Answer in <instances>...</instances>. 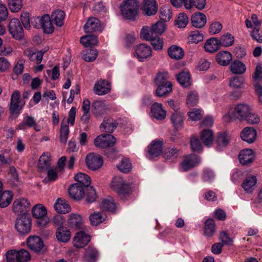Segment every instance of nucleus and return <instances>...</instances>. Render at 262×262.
Here are the masks:
<instances>
[{
    "mask_svg": "<svg viewBox=\"0 0 262 262\" xmlns=\"http://www.w3.org/2000/svg\"><path fill=\"white\" fill-rule=\"evenodd\" d=\"M32 214L33 217L37 219V225L39 228L46 227L49 222L47 216V210L45 206L41 204H37L32 209Z\"/></svg>",
    "mask_w": 262,
    "mask_h": 262,
    "instance_id": "f257e3e1",
    "label": "nucleus"
},
{
    "mask_svg": "<svg viewBox=\"0 0 262 262\" xmlns=\"http://www.w3.org/2000/svg\"><path fill=\"white\" fill-rule=\"evenodd\" d=\"M6 256L7 262H28L31 259L30 254L24 249L9 251Z\"/></svg>",
    "mask_w": 262,
    "mask_h": 262,
    "instance_id": "f03ea898",
    "label": "nucleus"
},
{
    "mask_svg": "<svg viewBox=\"0 0 262 262\" xmlns=\"http://www.w3.org/2000/svg\"><path fill=\"white\" fill-rule=\"evenodd\" d=\"M111 187L116 191L120 198L125 200L132 191V189L128 184L124 183L120 178H114L112 180Z\"/></svg>",
    "mask_w": 262,
    "mask_h": 262,
    "instance_id": "7ed1b4c3",
    "label": "nucleus"
},
{
    "mask_svg": "<svg viewBox=\"0 0 262 262\" xmlns=\"http://www.w3.org/2000/svg\"><path fill=\"white\" fill-rule=\"evenodd\" d=\"M31 225V219L29 215H24L16 219L15 227L19 233L25 234L30 231Z\"/></svg>",
    "mask_w": 262,
    "mask_h": 262,
    "instance_id": "20e7f679",
    "label": "nucleus"
},
{
    "mask_svg": "<svg viewBox=\"0 0 262 262\" xmlns=\"http://www.w3.org/2000/svg\"><path fill=\"white\" fill-rule=\"evenodd\" d=\"M8 29L10 33L14 39L20 40L23 38L24 29L18 18H13L11 19L8 25Z\"/></svg>",
    "mask_w": 262,
    "mask_h": 262,
    "instance_id": "39448f33",
    "label": "nucleus"
},
{
    "mask_svg": "<svg viewBox=\"0 0 262 262\" xmlns=\"http://www.w3.org/2000/svg\"><path fill=\"white\" fill-rule=\"evenodd\" d=\"M28 247L33 252L38 254L44 253V244L41 238L37 236H30L27 239Z\"/></svg>",
    "mask_w": 262,
    "mask_h": 262,
    "instance_id": "423d86ee",
    "label": "nucleus"
},
{
    "mask_svg": "<svg viewBox=\"0 0 262 262\" xmlns=\"http://www.w3.org/2000/svg\"><path fill=\"white\" fill-rule=\"evenodd\" d=\"M30 204L28 200L21 198L15 200L12 205V210L17 215H28Z\"/></svg>",
    "mask_w": 262,
    "mask_h": 262,
    "instance_id": "0eeeda50",
    "label": "nucleus"
},
{
    "mask_svg": "<svg viewBox=\"0 0 262 262\" xmlns=\"http://www.w3.org/2000/svg\"><path fill=\"white\" fill-rule=\"evenodd\" d=\"M115 143V138L110 134H102L97 137L94 140L95 145L100 148L112 147Z\"/></svg>",
    "mask_w": 262,
    "mask_h": 262,
    "instance_id": "6e6552de",
    "label": "nucleus"
},
{
    "mask_svg": "<svg viewBox=\"0 0 262 262\" xmlns=\"http://www.w3.org/2000/svg\"><path fill=\"white\" fill-rule=\"evenodd\" d=\"M134 55L140 61H144L151 56L152 50L146 44L140 43L136 46Z\"/></svg>",
    "mask_w": 262,
    "mask_h": 262,
    "instance_id": "1a4fd4ad",
    "label": "nucleus"
},
{
    "mask_svg": "<svg viewBox=\"0 0 262 262\" xmlns=\"http://www.w3.org/2000/svg\"><path fill=\"white\" fill-rule=\"evenodd\" d=\"M85 163L87 167L90 169L96 170L102 166L103 160L100 155L94 153H90L85 158Z\"/></svg>",
    "mask_w": 262,
    "mask_h": 262,
    "instance_id": "9d476101",
    "label": "nucleus"
},
{
    "mask_svg": "<svg viewBox=\"0 0 262 262\" xmlns=\"http://www.w3.org/2000/svg\"><path fill=\"white\" fill-rule=\"evenodd\" d=\"M251 111L250 107L244 103L237 104L234 108L232 117L236 120L242 121Z\"/></svg>",
    "mask_w": 262,
    "mask_h": 262,
    "instance_id": "9b49d317",
    "label": "nucleus"
},
{
    "mask_svg": "<svg viewBox=\"0 0 262 262\" xmlns=\"http://www.w3.org/2000/svg\"><path fill=\"white\" fill-rule=\"evenodd\" d=\"M20 93L15 91L12 94L10 100V112L12 116L14 117H17L20 114V111L22 109V106L19 105L20 102Z\"/></svg>",
    "mask_w": 262,
    "mask_h": 262,
    "instance_id": "f8f14e48",
    "label": "nucleus"
},
{
    "mask_svg": "<svg viewBox=\"0 0 262 262\" xmlns=\"http://www.w3.org/2000/svg\"><path fill=\"white\" fill-rule=\"evenodd\" d=\"M91 241V236L83 231L78 232L73 238V246L76 248L85 247Z\"/></svg>",
    "mask_w": 262,
    "mask_h": 262,
    "instance_id": "ddd939ff",
    "label": "nucleus"
},
{
    "mask_svg": "<svg viewBox=\"0 0 262 262\" xmlns=\"http://www.w3.org/2000/svg\"><path fill=\"white\" fill-rule=\"evenodd\" d=\"M111 89V83L105 79L97 81L94 85V91L98 95H103L108 93Z\"/></svg>",
    "mask_w": 262,
    "mask_h": 262,
    "instance_id": "4468645a",
    "label": "nucleus"
},
{
    "mask_svg": "<svg viewBox=\"0 0 262 262\" xmlns=\"http://www.w3.org/2000/svg\"><path fill=\"white\" fill-rule=\"evenodd\" d=\"M238 157L240 163L246 165L253 163L255 154L252 149L246 148L240 151Z\"/></svg>",
    "mask_w": 262,
    "mask_h": 262,
    "instance_id": "2eb2a0df",
    "label": "nucleus"
},
{
    "mask_svg": "<svg viewBox=\"0 0 262 262\" xmlns=\"http://www.w3.org/2000/svg\"><path fill=\"white\" fill-rule=\"evenodd\" d=\"M46 52V50L38 51L36 49L28 48L24 51V54L31 61L36 60V63L39 64L41 62L43 54Z\"/></svg>",
    "mask_w": 262,
    "mask_h": 262,
    "instance_id": "dca6fc26",
    "label": "nucleus"
},
{
    "mask_svg": "<svg viewBox=\"0 0 262 262\" xmlns=\"http://www.w3.org/2000/svg\"><path fill=\"white\" fill-rule=\"evenodd\" d=\"M118 125L117 121L113 118L105 117L102 123L100 125V128L102 132L107 133H112Z\"/></svg>",
    "mask_w": 262,
    "mask_h": 262,
    "instance_id": "f3484780",
    "label": "nucleus"
},
{
    "mask_svg": "<svg viewBox=\"0 0 262 262\" xmlns=\"http://www.w3.org/2000/svg\"><path fill=\"white\" fill-rule=\"evenodd\" d=\"M84 30L86 33L101 32L102 27L100 20L95 17L89 18L84 26Z\"/></svg>",
    "mask_w": 262,
    "mask_h": 262,
    "instance_id": "a211bd4d",
    "label": "nucleus"
},
{
    "mask_svg": "<svg viewBox=\"0 0 262 262\" xmlns=\"http://www.w3.org/2000/svg\"><path fill=\"white\" fill-rule=\"evenodd\" d=\"M109 110L108 105L104 101L95 100L92 104V111L96 117L101 116L106 114Z\"/></svg>",
    "mask_w": 262,
    "mask_h": 262,
    "instance_id": "6ab92c4d",
    "label": "nucleus"
},
{
    "mask_svg": "<svg viewBox=\"0 0 262 262\" xmlns=\"http://www.w3.org/2000/svg\"><path fill=\"white\" fill-rule=\"evenodd\" d=\"M85 191L82 185L75 183L69 188V194L71 198L75 200H80L84 196Z\"/></svg>",
    "mask_w": 262,
    "mask_h": 262,
    "instance_id": "aec40b11",
    "label": "nucleus"
},
{
    "mask_svg": "<svg viewBox=\"0 0 262 262\" xmlns=\"http://www.w3.org/2000/svg\"><path fill=\"white\" fill-rule=\"evenodd\" d=\"M200 163V159L198 156L195 154H190L184 158L182 163V166L184 171H188L198 165Z\"/></svg>",
    "mask_w": 262,
    "mask_h": 262,
    "instance_id": "412c9836",
    "label": "nucleus"
},
{
    "mask_svg": "<svg viewBox=\"0 0 262 262\" xmlns=\"http://www.w3.org/2000/svg\"><path fill=\"white\" fill-rule=\"evenodd\" d=\"M207 23L206 15L200 12L193 13L191 17V23L193 27L196 28H203Z\"/></svg>",
    "mask_w": 262,
    "mask_h": 262,
    "instance_id": "4be33fe9",
    "label": "nucleus"
},
{
    "mask_svg": "<svg viewBox=\"0 0 262 262\" xmlns=\"http://www.w3.org/2000/svg\"><path fill=\"white\" fill-rule=\"evenodd\" d=\"M151 113L152 116L158 120H162L165 118L166 112L163 108L162 103L155 102L151 107Z\"/></svg>",
    "mask_w": 262,
    "mask_h": 262,
    "instance_id": "5701e85b",
    "label": "nucleus"
},
{
    "mask_svg": "<svg viewBox=\"0 0 262 262\" xmlns=\"http://www.w3.org/2000/svg\"><path fill=\"white\" fill-rule=\"evenodd\" d=\"M257 133L256 130L251 127H246L241 133L242 139L248 143H253L256 139Z\"/></svg>",
    "mask_w": 262,
    "mask_h": 262,
    "instance_id": "b1692460",
    "label": "nucleus"
},
{
    "mask_svg": "<svg viewBox=\"0 0 262 262\" xmlns=\"http://www.w3.org/2000/svg\"><path fill=\"white\" fill-rule=\"evenodd\" d=\"M142 10L148 16L155 15L158 10L156 0H144Z\"/></svg>",
    "mask_w": 262,
    "mask_h": 262,
    "instance_id": "393cba45",
    "label": "nucleus"
},
{
    "mask_svg": "<svg viewBox=\"0 0 262 262\" xmlns=\"http://www.w3.org/2000/svg\"><path fill=\"white\" fill-rule=\"evenodd\" d=\"M37 19L40 22V26L45 33L50 34L54 31V27L49 15L45 14L40 18L37 17Z\"/></svg>",
    "mask_w": 262,
    "mask_h": 262,
    "instance_id": "a878e982",
    "label": "nucleus"
},
{
    "mask_svg": "<svg viewBox=\"0 0 262 262\" xmlns=\"http://www.w3.org/2000/svg\"><path fill=\"white\" fill-rule=\"evenodd\" d=\"M184 115L177 111L172 113L170 116V121L176 130L183 128L184 124Z\"/></svg>",
    "mask_w": 262,
    "mask_h": 262,
    "instance_id": "bb28decb",
    "label": "nucleus"
},
{
    "mask_svg": "<svg viewBox=\"0 0 262 262\" xmlns=\"http://www.w3.org/2000/svg\"><path fill=\"white\" fill-rule=\"evenodd\" d=\"M69 226L75 229L82 227L83 221L81 216L77 214H71L68 221Z\"/></svg>",
    "mask_w": 262,
    "mask_h": 262,
    "instance_id": "cd10ccee",
    "label": "nucleus"
},
{
    "mask_svg": "<svg viewBox=\"0 0 262 262\" xmlns=\"http://www.w3.org/2000/svg\"><path fill=\"white\" fill-rule=\"evenodd\" d=\"M232 58V54L228 51H221L216 56V60L217 63L223 66L228 65L230 63Z\"/></svg>",
    "mask_w": 262,
    "mask_h": 262,
    "instance_id": "c85d7f7f",
    "label": "nucleus"
},
{
    "mask_svg": "<svg viewBox=\"0 0 262 262\" xmlns=\"http://www.w3.org/2000/svg\"><path fill=\"white\" fill-rule=\"evenodd\" d=\"M229 137L226 133L223 132L220 133L216 140V149L217 151L222 150L229 144Z\"/></svg>",
    "mask_w": 262,
    "mask_h": 262,
    "instance_id": "c756f323",
    "label": "nucleus"
},
{
    "mask_svg": "<svg viewBox=\"0 0 262 262\" xmlns=\"http://www.w3.org/2000/svg\"><path fill=\"white\" fill-rule=\"evenodd\" d=\"M257 182L256 177L251 176L246 177L243 181L242 186L245 191L248 193H252L254 190V186Z\"/></svg>",
    "mask_w": 262,
    "mask_h": 262,
    "instance_id": "7c9ffc66",
    "label": "nucleus"
},
{
    "mask_svg": "<svg viewBox=\"0 0 262 262\" xmlns=\"http://www.w3.org/2000/svg\"><path fill=\"white\" fill-rule=\"evenodd\" d=\"M163 150V142L160 141H154L151 142L148 150V153L151 158L159 156Z\"/></svg>",
    "mask_w": 262,
    "mask_h": 262,
    "instance_id": "2f4dec72",
    "label": "nucleus"
},
{
    "mask_svg": "<svg viewBox=\"0 0 262 262\" xmlns=\"http://www.w3.org/2000/svg\"><path fill=\"white\" fill-rule=\"evenodd\" d=\"M54 207L55 210L59 213L66 214L69 213L71 210V207L69 204L64 200L58 198L55 203Z\"/></svg>",
    "mask_w": 262,
    "mask_h": 262,
    "instance_id": "473e14b6",
    "label": "nucleus"
},
{
    "mask_svg": "<svg viewBox=\"0 0 262 262\" xmlns=\"http://www.w3.org/2000/svg\"><path fill=\"white\" fill-rule=\"evenodd\" d=\"M56 236L58 241L66 243L68 242L71 237L70 231L66 227H58L56 232Z\"/></svg>",
    "mask_w": 262,
    "mask_h": 262,
    "instance_id": "72a5a7b5",
    "label": "nucleus"
},
{
    "mask_svg": "<svg viewBox=\"0 0 262 262\" xmlns=\"http://www.w3.org/2000/svg\"><path fill=\"white\" fill-rule=\"evenodd\" d=\"M213 138V133L211 129H204L201 133L200 139L204 144L207 147L212 145Z\"/></svg>",
    "mask_w": 262,
    "mask_h": 262,
    "instance_id": "f704fd0d",
    "label": "nucleus"
},
{
    "mask_svg": "<svg viewBox=\"0 0 262 262\" xmlns=\"http://www.w3.org/2000/svg\"><path fill=\"white\" fill-rule=\"evenodd\" d=\"M156 91V95L158 97L166 96L172 91V84L171 82H167L164 84H158Z\"/></svg>",
    "mask_w": 262,
    "mask_h": 262,
    "instance_id": "c9c22d12",
    "label": "nucleus"
},
{
    "mask_svg": "<svg viewBox=\"0 0 262 262\" xmlns=\"http://www.w3.org/2000/svg\"><path fill=\"white\" fill-rule=\"evenodd\" d=\"M168 54L171 58L179 60L184 57V52L182 48L176 45H172L169 48Z\"/></svg>",
    "mask_w": 262,
    "mask_h": 262,
    "instance_id": "e433bc0d",
    "label": "nucleus"
},
{
    "mask_svg": "<svg viewBox=\"0 0 262 262\" xmlns=\"http://www.w3.org/2000/svg\"><path fill=\"white\" fill-rule=\"evenodd\" d=\"M231 72L236 75H241L244 74L246 70L245 64L242 61L235 60H234L230 67Z\"/></svg>",
    "mask_w": 262,
    "mask_h": 262,
    "instance_id": "4c0bfd02",
    "label": "nucleus"
},
{
    "mask_svg": "<svg viewBox=\"0 0 262 262\" xmlns=\"http://www.w3.org/2000/svg\"><path fill=\"white\" fill-rule=\"evenodd\" d=\"M218 41L220 46L229 47L233 45L234 37L231 33L227 32L218 38Z\"/></svg>",
    "mask_w": 262,
    "mask_h": 262,
    "instance_id": "58836bf2",
    "label": "nucleus"
},
{
    "mask_svg": "<svg viewBox=\"0 0 262 262\" xmlns=\"http://www.w3.org/2000/svg\"><path fill=\"white\" fill-rule=\"evenodd\" d=\"M220 47L217 37H212L208 39L204 45L205 50L209 53L215 52Z\"/></svg>",
    "mask_w": 262,
    "mask_h": 262,
    "instance_id": "ea45409f",
    "label": "nucleus"
},
{
    "mask_svg": "<svg viewBox=\"0 0 262 262\" xmlns=\"http://www.w3.org/2000/svg\"><path fill=\"white\" fill-rule=\"evenodd\" d=\"M179 83L183 87L187 88L191 84L190 74L188 72H182L177 76Z\"/></svg>",
    "mask_w": 262,
    "mask_h": 262,
    "instance_id": "a19ab883",
    "label": "nucleus"
},
{
    "mask_svg": "<svg viewBox=\"0 0 262 262\" xmlns=\"http://www.w3.org/2000/svg\"><path fill=\"white\" fill-rule=\"evenodd\" d=\"M216 231L214 221L212 219H208L204 223V234L208 237L212 236Z\"/></svg>",
    "mask_w": 262,
    "mask_h": 262,
    "instance_id": "79ce46f5",
    "label": "nucleus"
},
{
    "mask_svg": "<svg viewBox=\"0 0 262 262\" xmlns=\"http://www.w3.org/2000/svg\"><path fill=\"white\" fill-rule=\"evenodd\" d=\"M98 256V252L94 248L88 247L83 256L84 262H95Z\"/></svg>",
    "mask_w": 262,
    "mask_h": 262,
    "instance_id": "37998d69",
    "label": "nucleus"
},
{
    "mask_svg": "<svg viewBox=\"0 0 262 262\" xmlns=\"http://www.w3.org/2000/svg\"><path fill=\"white\" fill-rule=\"evenodd\" d=\"M106 215L102 212H95L90 215V220L92 225L97 226L104 222Z\"/></svg>",
    "mask_w": 262,
    "mask_h": 262,
    "instance_id": "c03bdc74",
    "label": "nucleus"
},
{
    "mask_svg": "<svg viewBox=\"0 0 262 262\" xmlns=\"http://www.w3.org/2000/svg\"><path fill=\"white\" fill-rule=\"evenodd\" d=\"M50 156L48 154H42L39 159L38 168L41 171H46L50 168Z\"/></svg>",
    "mask_w": 262,
    "mask_h": 262,
    "instance_id": "a18cd8bd",
    "label": "nucleus"
},
{
    "mask_svg": "<svg viewBox=\"0 0 262 262\" xmlns=\"http://www.w3.org/2000/svg\"><path fill=\"white\" fill-rule=\"evenodd\" d=\"M64 17L65 13L61 10H55L51 15L52 20L58 27H61L63 25Z\"/></svg>",
    "mask_w": 262,
    "mask_h": 262,
    "instance_id": "49530a36",
    "label": "nucleus"
},
{
    "mask_svg": "<svg viewBox=\"0 0 262 262\" xmlns=\"http://www.w3.org/2000/svg\"><path fill=\"white\" fill-rule=\"evenodd\" d=\"M80 43L85 47L96 45L98 42V38L94 35H87L81 37Z\"/></svg>",
    "mask_w": 262,
    "mask_h": 262,
    "instance_id": "de8ad7c7",
    "label": "nucleus"
},
{
    "mask_svg": "<svg viewBox=\"0 0 262 262\" xmlns=\"http://www.w3.org/2000/svg\"><path fill=\"white\" fill-rule=\"evenodd\" d=\"M122 16L126 19L135 20L138 15V9L120 8Z\"/></svg>",
    "mask_w": 262,
    "mask_h": 262,
    "instance_id": "09e8293b",
    "label": "nucleus"
},
{
    "mask_svg": "<svg viewBox=\"0 0 262 262\" xmlns=\"http://www.w3.org/2000/svg\"><path fill=\"white\" fill-rule=\"evenodd\" d=\"M74 179L77 183H79L82 186L85 188L89 187L91 184L90 177L84 173H77L74 177Z\"/></svg>",
    "mask_w": 262,
    "mask_h": 262,
    "instance_id": "8fccbe9b",
    "label": "nucleus"
},
{
    "mask_svg": "<svg viewBox=\"0 0 262 262\" xmlns=\"http://www.w3.org/2000/svg\"><path fill=\"white\" fill-rule=\"evenodd\" d=\"M206 4V0H187L185 8L189 10L194 7L198 10H202L205 8Z\"/></svg>",
    "mask_w": 262,
    "mask_h": 262,
    "instance_id": "3c124183",
    "label": "nucleus"
},
{
    "mask_svg": "<svg viewBox=\"0 0 262 262\" xmlns=\"http://www.w3.org/2000/svg\"><path fill=\"white\" fill-rule=\"evenodd\" d=\"M12 194L10 191H5L0 194V207L8 206L11 202Z\"/></svg>",
    "mask_w": 262,
    "mask_h": 262,
    "instance_id": "603ef678",
    "label": "nucleus"
},
{
    "mask_svg": "<svg viewBox=\"0 0 262 262\" xmlns=\"http://www.w3.org/2000/svg\"><path fill=\"white\" fill-rule=\"evenodd\" d=\"M11 148L3 149L0 153V161L5 165H9L12 162V157L10 155Z\"/></svg>",
    "mask_w": 262,
    "mask_h": 262,
    "instance_id": "864d4df0",
    "label": "nucleus"
},
{
    "mask_svg": "<svg viewBox=\"0 0 262 262\" xmlns=\"http://www.w3.org/2000/svg\"><path fill=\"white\" fill-rule=\"evenodd\" d=\"M84 194L85 195V202L87 203H92L96 201L97 194L93 187L85 188Z\"/></svg>",
    "mask_w": 262,
    "mask_h": 262,
    "instance_id": "5fc2aeb1",
    "label": "nucleus"
},
{
    "mask_svg": "<svg viewBox=\"0 0 262 262\" xmlns=\"http://www.w3.org/2000/svg\"><path fill=\"white\" fill-rule=\"evenodd\" d=\"M151 32L154 36L162 34L166 30V26L164 23L161 21H158L151 26Z\"/></svg>",
    "mask_w": 262,
    "mask_h": 262,
    "instance_id": "6e6d98bb",
    "label": "nucleus"
},
{
    "mask_svg": "<svg viewBox=\"0 0 262 262\" xmlns=\"http://www.w3.org/2000/svg\"><path fill=\"white\" fill-rule=\"evenodd\" d=\"M101 208L107 211L115 212L116 205L114 202V200L111 198L110 199L103 200L101 203Z\"/></svg>",
    "mask_w": 262,
    "mask_h": 262,
    "instance_id": "4d7b16f0",
    "label": "nucleus"
},
{
    "mask_svg": "<svg viewBox=\"0 0 262 262\" xmlns=\"http://www.w3.org/2000/svg\"><path fill=\"white\" fill-rule=\"evenodd\" d=\"M245 82V78L242 76H236L231 78L230 86L233 89L241 88Z\"/></svg>",
    "mask_w": 262,
    "mask_h": 262,
    "instance_id": "13d9d810",
    "label": "nucleus"
},
{
    "mask_svg": "<svg viewBox=\"0 0 262 262\" xmlns=\"http://www.w3.org/2000/svg\"><path fill=\"white\" fill-rule=\"evenodd\" d=\"M98 55V52L97 50L89 49L86 50V53L82 57V59L87 62H92L94 61Z\"/></svg>",
    "mask_w": 262,
    "mask_h": 262,
    "instance_id": "bf43d9fd",
    "label": "nucleus"
},
{
    "mask_svg": "<svg viewBox=\"0 0 262 262\" xmlns=\"http://www.w3.org/2000/svg\"><path fill=\"white\" fill-rule=\"evenodd\" d=\"M117 168L121 172L127 173L132 169V164L128 159L123 158L120 163L117 165Z\"/></svg>",
    "mask_w": 262,
    "mask_h": 262,
    "instance_id": "052dcab7",
    "label": "nucleus"
},
{
    "mask_svg": "<svg viewBox=\"0 0 262 262\" xmlns=\"http://www.w3.org/2000/svg\"><path fill=\"white\" fill-rule=\"evenodd\" d=\"M150 41L155 50L159 51L162 49L163 47V39L158 35H155L149 40Z\"/></svg>",
    "mask_w": 262,
    "mask_h": 262,
    "instance_id": "680f3d73",
    "label": "nucleus"
},
{
    "mask_svg": "<svg viewBox=\"0 0 262 262\" xmlns=\"http://www.w3.org/2000/svg\"><path fill=\"white\" fill-rule=\"evenodd\" d=\"M168 78L169 75L167 72H159L157 73L156 77L155 78L156 84H164L167 82H170L167 80Z\"/></svg>",
    "mask_w": 262,
    "mask_h": 262,
    "instance_id": "e2e57ef3",
    "label": "nucleus"
},
{
    "mask_svg": "<svg viewBox=\"0 0 262 262\" xmlns=\"http://www.w3.org/2000/svg\"><path fill=\"white\" fill-rule=\"evenodd\" d=\"M172 12L169 7L164 6L160 9V17L164 21L169 20L172 17Z\"/></svg>",
    "mask_w": 262,
    "mask_h": 262,
    "instance_id": "0e129e2a",
    "label": "nucleus"
},
{
    "mask_svg": "<svg viewBox=\"0 0 262 262\" xmlns=\"http://www.w3.org/2000/svg\"><path fill=\"white\" fill-rule=\"evenodd\" d=\"M69 133V126L66 123L61 122L60 130V141L61 143L67 142Z\"/></svg>",
    "mask_w": 262,
    "mask_h": 262,
    "instance_id": "69168bd1",
    "label": "nucleus"
},
{
    "mask_svg": "<svg viewBox=\"0 0 262 262\" xmlns=\"http://www.w3.org/2000/svg\"><path fill=\"white\" fill-rule=\"evenodd\" d=\"M203 35L199 30H195L190 32L188 38L190 42L198 43L203 40Z\"/></svg>",
    "mask_w": 262,
    "mask_h": 262,
    "instance_id": "338daca9",
    "label": "nucleus"
},
{
    "mask_svg": "<svg viewBox=\"0 0 262 262\" xmlns=\"http://www.w3.org/2000/svg\"><path fill=\"white\" fill-rule=\"evenodd\" d=\"M179 150L175 148H167L164 154V158L166 160H173L177 158Z\"/></svg>",
    "mask_w": 262,
    "mask_h": 262,
    "instance_id": "774afa93",
    "label": "nucleus"
}]
</instances>
